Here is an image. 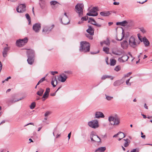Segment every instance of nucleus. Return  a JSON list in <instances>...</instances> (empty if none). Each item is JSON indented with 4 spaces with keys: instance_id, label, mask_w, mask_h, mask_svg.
Here are the masks:
<instances>
[{
    "instance_id": "nucleus-1",
    "label": "nucleus",
    "mask_w": 152,
    "mask_h": 152,
    "mask_svg": "<svg viewBox=\"0 0 152 152\" xmlns=\"http://www.w3.org/2000/svg\"><path fill=\"white\" fill-rule=\"evenodd\" d=\"M79 51L84 53L88 52L90 50V44L86 41H81L80 42Z\"/></svg>"
},
{
    "instance_id": "nucleus-2",
    "label": "nucleus",
    "mask_w": 152,
    "mask_h": 152,
    "mask_svg": "<svg viewBox=\"0 0 152 152\" xmlns=\"http://www.w3.org/2000/svg\"><path fill=\"white\" fill-rule=\"evenodd\" d=\"M55 27L54 24L51 25H45L43 26L42 32L45 34H48Z\"/></svg>"
},
{
    "instance_id": "nucleus-3",
    "label": "nucleus",
    "mask_w": 152,
    "mask_h": 152,
    "mask_svg": "<svg viewBox=\"0 0 152 152\" xmlns=\"http://www.w3.org/2000/svg\"><path fill=\"white\" fill-rule=\"evenodd\" d=\"M108 120L112 125H118L120 123V119L118 117H114L111 116L109 117Z\"/></svg>"
},
{
    "instance_id": "nucleus-4",
    "label": "nucleus",
    "mask_w": 152,
    "mask_h": 152,
    "mask_svg": "<svg viewBox=\"0 0 152 152\" xmlns=\"http://www.w3.org/2000/svg\"><path fill=\"white\" fill-rule=\"evenodd\" d=\"M90 137L91 141L99 142H101L100 138L94 132H91L90 135Z\"/></svg>"
},
{
    "instance_id": "nucleus-5",
    "label": "nucleus",
    "mask_w": 152,
    "mask_h": 152,
    "mask_svg": "<svg viewBox=\"0 0 152 152\" xmlns=\"http://www.w3.org/2000/svg\"><path fill=\"white\" fill-rule=\"evenodd\" d=\"M88 125L91 128L96 129L99 126L98 122L97 120L94 119L88 122Z\"/></svg>"
},
{
    "instance_id": "nucleus-6",
    "label": "nucleus",
    "mask_w": 152,
    "mask_h": 152,
    "mask_svg": "<svg viewBox=\"0 0 152 152\" xmlns=\"http://www.w3.org/2000/svg\"><path fill=\"white\" fill-rule=\"evenodd\" d=\"M28 38L25 37L23 39H19L17 40L16 45L18 47H21L25 45L28 42Z\"/></svg>"
},
{
    "instance_id": "nucleus-7",
    "label": "nucleus",
    "mask_w": 152,
    "mask_h": 152,
    "mask_svg": "<svg viewBox=\"0 0 152 152\" xmlns=\"http://www.w3.org/2000/svg\"><path fill=\"white\" fill-rule=\"evenodd\" d=\"M83 7L84 5L83 4H78L75 6L76 12L79 14V15L83 14Z\"/></svg>"
},
{
    "instance_id": "nucleus-8",
    "label": "nucleus",
    "mask_w": 152,
    "mask_h": 152,
    "mask_svg": "<svg viewBox=\"0 0 152 152\" xmlns=\"http://www.w3.org/2000/svg\"><path fill=\"white\" fill-rule=\"evenodd\" d=\"M98 8L96 7H94L92 9L90 10L89 12L86 14L87 15L91 16H96L98 15Z\"/></svg>"
},
{
    "instance_id": "nucleus-9",
    "label": "nucleus",
    "mask_w": 152,
    "mask_h": 152,
    "mask_svg": "<svg viewBox=\"0 0 152 152\" xmlns=\"http://www.w3.org/2000/svg\"><path fill=\"white\" fill-rule=\"evenodd\" d=\"M60 20L62 23L64 25H66L69 23L70 20L66 12L64 13V15L61 18H60Z\"/></svg>"
},
{
    "instance_id": "nucleus-10",
    "label": "nucleus",
    "mask_w": 152,
    "mask_h": 152,
    "mask_svg": "<svg viewBox=\"0 0 152 152\" xmlns=\"http://www.w3.org/2000/svg\"><path fill=\"white\" fill-rule=\"evenodd\" d=\"M26 6L25 4H19L16 8L17 11L18 12H23L26 11Z\"/></svg>"
},
{
    "instance_id": "nucleus-11",
    "label": "nucleus",
    "mask_w": 152,
    "mask_h": 152,
    "mask_svg": "<svg viewBox=\"0 0 152 152\" xmlns=\"http://www.w3.org/2000/svg\"><path fill=\"white\" fill-rule=\"evenodd\" d=\"M129 44L130 46L134 48L137 46V44L135 41V38L133 37H131L129 40Z\"/></svg>"
},
{
    "instance_id": "nucleus-12",
    "label": "nucleus",
    "mask_w": 152,
    "mask_h": 152,
    "mask_svg": "<svg viewBox=\"0 0 152 152\" xmlns=\"http://www.w3.org/2000/svg\"><path fill=\"white\" fill-rule=\"evenodd\" d=\"M41 27V24L39 23H36L33 26L32 28L33 30L37 33H39Z\"/></svg>"
},
{
    "instance_id": "nucleus-13",
    "label": "nucleus",
    "mask_w": 152,
    "mask_h": 152,
    "mask_svg": "<svg viewBox=\"0 0 152 152\" xmlns=\"http://www.w3.org/2000/svg\"><path fill=\"white\" fill-rule=\"evenodd\" d=\"M67 78L68 77L64 73H63L60 75L58 78V80L59 81L63 83L66 81Z\"/></svg>"
},
{
    "instance_id": "nucleus-14",
    "label": "nucleus",
    "mask_w": 152,
    "mask_h": 152,
    "mask_svg": "<svg viewBox=\"0 0 152 152\" xmlns=\"http://www.w3.org/2000/svg\"><path fill=\"white\" fill-rule=\"evenodd\" d=\"M123 55L121 57L119 58L118 59V61L120 62H124L127 61L129 58V57L126 54L124 53Z\"/></svg>"
},
{
    "instance_id": "nucleus-15",
    "label": "nucleus",
    "mask_w": 152,
    "mask_h": 152,
    "mask_svg": "<svg viewBox=\"0 0 152 152\" xmlns=\"http://www.w3.org/2000/svg\"><path fill=\"white\" fill-rule=\"evenodd\" d=\"M88 22L98 27H100L102 26L101 24L97 23L95 20L92 18H89Z\"/></svg>"
},
{
    "instance_id": "nucleus-16",
    "label": "nucleus",
    "mask_w": 152,
    "mask_h": 152,
    "mask_svg": "<svg viewBox=\"0 0 152 152\" xmlns=\"http://www.w3.org/2000/svg\"><path fill=\"white\" fill-rule=\"evenodd\" d=\"M112 53L115 55L120 56L124 54V51L122 50L118 49L116 50H113L112 51Z\"/></svg>"
},
{
    "instance_id": "nucleus-17",
    "label": "nucleus",
    "mask_w": 152,
    "mask_h": 152,
    "mask_svg": "<svg viewBox=\"0 0 152 152\" xmlns=\"http://www.w3.org/2000/svg\"><path fill=\"white\" fill-rule=\"evenodd\" d=\"M50 91V88H47L44 94L42 97L43 101H44L46 98L48 97Z\"/></svg>"
},
{
    "instance_id": "nucleus-18",
    "label": "nucleus",
    "mask_w": 152,
    "mask_h": 152,
    "mask_svg": "<svg viewBox=\"0 0 152 152\" xmlns=\"http://www.w3.org/2000/svg\"><path fill=\"white\" fill-rule=\"evenodd\" d=\"M50 4L51 8L53 9H56L58 5H57L56 4H59L58 2L56 1H53L50 2Z\"/></svg>"
},
{
    "instance_id": "nucleus-19",
    "label": "nucleus",
    "mask_w": 152,
    "mask_h": 152,
    "mask_svg": "<svg viewBox=\"0 0 152 152\" xmlns=\"http://www.w3.org/2000/svg\"><path fill=\"white\" fill-rule=\"evenodd\" d=\"M104 116L102 112H96L95 114V118H104Z\"/></svg>"
},
{
    "instance_id": "nucleus-20",
    "label": "nucleus",
    "mask_w": 152,
    "mask_h": 152,
    "mask_svg": "<svg viewBox=\"0 0 152 152\" xmlns=\"http://www.w3.org/2000/svg\"><path fill=\"white\" fill-rule=\"evenodd\" d=\"M27 56L29 55L31 57H34L35 52L34 50L32 49H28L27 51Z\"/></svg>"
},
{
    "instance_id": "nucleus-21",
    "label": "nucleus",
    "mask_w": 152,
    "mask_h": 152,
    "mask_svg": "<svg viewBox=\"0 0 152 152\" xmlns=\"http://www.w3.org/2000/svg\"><path fill=\"white\" fill-rule=\"evenodd\" d=\"M86 31L91 35L94 34V30L91 26H88V28L86 30Z\"/></svg>"
},
{
    "instance_id": "nucleus-22",
    "label": "nucleus",
    "mask_w": 152,
    "mask_h": 152,
    "mask_svg": "<svg viewBox=\"0 0 152 152\" xmlns=\"http://www.w3.org/2000/svg\"><path fill=\"white\" fill-rule=\"evenodd\" d=\"M27 57L28 58L27 60V61L28 63L29 64H32L34 62V57H31L30 55H29Z\"/></svg>"
},
{
    "instance_id": "nucleus-23",
    "label": "nucleus",
    "mask_w": 152,
    "mask_h": 152,
    "mask_svg": "<svg viewBox=\"0 0 152 152\" xmlns=\"http://www.w3.org/2000/svg\"><path fill=\"white\" fill-rule=\"evenodd\" d=\"M128 44V42L126 40H124L121 42V46L124 49H126L127 48Z\"/></svg>"
},
{
    "instance_id": "nucleus-24",
    "label": "nucleus",
    "mask_w": 152,
    "mask_h": 152,
    "mask_svg": "<svg viewBox=\"0 0 152 152\" xmlns=\"http://www.w3.org/2000/svg\"><path fill=\"white\" fill-rule=\"evenodd\" d=\"M9 49V48L5 47L4 48L3 52V55L4 57H6L7 56V53Z\"/></svg>"
},
{
    "instance_id": "nucleus-25",
    "label": "nucleus",
    "mask_w": 152,
    "mask_h": 152,
    "mask_svg": "<svg viewBox=\"0 0 152 152\" xmlns=\"http://www.w3.org/2000/svg\"><path fill=\"white\" fill-rule=\"evenodd\" d=\"M142 41L145 47H147L149 45V42L145 37H144L142 38Z\"/></svg>"
},
{
    "instance_id": "nucleus-26",
    "label": "nucleus",
    "mask_w": 152,
    "mask_h": 152,
    "mask_svg": "<svg viewBox=\"0 0 152 152\" xmlns=\"http://www.w3.org/2000/svg\"><path fill=\"white\" fill-rule=\"evenodd\" d=\"M107 78H110L111 79V80H113V79L114 77L110 75H103L101 77V79L102 80H103Z\"/></svg>"
},
{
    "instance_id": "nucleus-27",
    "label": "nucleus",
    "mask_w": 152,
    "mask_h": 152,
    "mask_svg": "<svg viewBox=\"0 0 152 152\" xmlns=\"http://www.w3.org/2000/svg\"><path fill=\"white\" fill-rule=\"evenodd\" d=\"M51 84L53 85V87H54L56 86V85L57 84V81L56 77H55L54 78H52L51 82Z\"/></svg>"
},
{
    "instance_id": "nucleus-28",
    "label": "nucleus",
    "mask_w": 152,
    "mask_h": 152,
    "mask_svg": "<svg viewBox=\"0 0 152 152\" xmlns=\"http://www.w3.org/2000/svg\"><path fill=\"white\" fill-rule=\"evenodd\" d=\"M100 44L102 46H103L104 45L109 46L110 44V42L109 40L107 39L106 40L104 41L103 42H101L100 43Z\"/></svg>"
},
{
    "instance_id": "nucleus-29",
    "label": "nucleus",
    "mask_w": 152,
    "mask_h": 152,
    "mask_svg": "<svg viewBox=\"0 0 152 152\" xmlns=\"http://www.w3.org/2000/svg\"><path fill=\"white\" fill-rule=\"evenodd\" d=\"M100 14L101 15L104 16H107L110 14L109 11L102 12H100Z\"/></svg>"
},
{
    "instance_id": "nucleus-30",
    "label": "nucleus",
    "mask_w": 152,
    "mask_h": 152,
    "mask_svg": "<svg viewBox=\"0 0 152 152\" xmlns=\"http://www.w3.org/2000/svg\"><path fill=\"white\" fill-rule=\"evenodd\" d=\"M123 83L121 80H118L115 82L113 83V85L115 86H120Z\"/></svg>"
},
{
    "instance_id": "nucleus-31",
    "label": "nucleus",
    "mask_w": 152,
    "mask_h": 152,
    "mask_svg": "<svg viewBox=\"0 0 152 152\" xmlns=\"http://www.w3.org/2000/svg\"><path fill=\"white\" fill-rule=\"evenodd\" d=\"M105 147H101L98 148L95 151V152L99 151L101 152H104L106 150Z\"/></svg>"
},
{
    "instance_id": "nucleus-32",
    "label": "nucleus",
    "mask_w": 152,
    "mask_h": 152,
    "mask_svg": "<svg viewBox=\"0 0 152 152\" xmlns=\"http://www.w3.org/2000/svg\"><path fill=\"white\" fill-rule=\"evenodd\" d=\"M23 98H20L19 99L17 100V101H14V100L12 99H9L7 100V103L8 104H10V103H13L15 102L16 101H19L20 100H21V99H23Z\"/></svg>"
},
{
    "instance_id": "nucleus-33",
    "label": "nucleus",
    "mask_w": 152,
    "mask_h": 152,
    "mask_svg": "<svg viewBox=\"0 0 152 152\" xmlns=\"http://www.w3.org/2000/svg\"><path fill=\"white\" fill-rule=\"evenodd\" d=\"M124 141L125 142L124 144V146L125 147H127L129 145L130 142H129L128 141V139H123L122 141Z\"/></svg>"
},
{
    "instance_id": "nucleus-34",
    "label": "nucleus",
    "mask_w": 152,
    "mask_h": 152,
    "mask_svg": "<svg viewBox=\"0 0 152 152\" xmlns=\"http://www.w3.org/2000/svg\"><path fill=\"white\" fill-rule=\"evenodd\" d=\"M120 134H121L122 135V138H123L125 137L124 134L121 132H119L117 134H115L113 136V137H117L118 135H120Z\"/></svg>"
},
{
    "instance_id": "nucleus-35",
    "label": "nucleus",
    "mask_w": 152,
    "mask_h": 152,
    "mask_svg": "<svg viewBox=\"0 0 152 152\" xmlns=\"http://www.w3.org/2000/svg\"><path fill=\"white\" fill-rule=\"evenodd\" d=\"M44 91V89L41 88H40L39 90L37 92V94L39 96H42Z\"/></svg>"
},
{
    "instance_id": "nucleus-36",
    "label": "nucleus",
    "mask_w": 152,
    "mask_h": 152,
    "mask_svg": "<svg viewBox=\"0 0 152 152\" xmlns=\"http://www.w3.org/2000/svg\"><path fill=\"white\" fill-rule=\"evenodd\" d=\"M116 61L113 59H111L110 60V64L111 66H114L116 63Z\"/></svg>"
},
{
    "instance_id": "nucleus-37",
    "label": "nucleus",
    "mask_w": 152,
    "mask_h": 152,
    "mask_svg": "<svg viewBox=\"0 0 152 152\" xmlns=\"http://www.w3.org/2000/svg\"><path fill=\"white\" fill-rule=\"evenodd\" d=\"M25 16L26 17V18L28 20V24L29 25L31 23V20L30 17L28 14L26 13L25 15Z\"/></svg>"
},
{
    "instance_id": "nucleus-38",
    "label": "nucleus",
    "mask_w": 152,
    "mask_h": 152,
    "mask_svg": "<svg viewBox=\"0 0 152 152\" xmlns=\"http://www.w3.org/2000/svg\"><path fill=\"white\" fill-rule=\"evenodd\" d=\"M103 51L106 53L108 54L109 53V48H108L104 47L103 48Z\"/></svg>"
},
{
    "instance_id": "nucleus-39",
    "label": "nucleus",
    "mask_w": 152,
    "mask_h": 152,
    "mask_svg": "<svg viewBox=\"0 0 152 152\" xmlns=\"http://www.w3.org/2000/svg\"><path fill=\"white\" fill-rule=\"evenodd\" d=\"M36 106V103L34 102H32L30 106V108L31 109H34Z\"/></svg>"
},
{
    "instance_id": "nucleus-40",
    "label": "nucleus",
    "mask_w": 152,
    "mask_h": 152,
    "mask_svg": "<svg viewBox=\"0 0 152 152\" xmlns=\"http://www.w3.org/2000/svg\"><path fill=\"white\" fill-rule=\"evenodd\" d=\"M105 98L108 101H110L112 99H113V96H108L106 94L105 95Z\"/></svg>"
},
{
    "instance_id": "nucleus-41",
    "label": "nucleus",
    "mask_w": 152,
    "mask_h": 152,
    "mask_svg": "<svg viewBox=\"0 0 152 152\" xmlns=\"http://www.w3.org/2000/svg\"><path fill=\"white\" fill-rule=\"evenodd\" d=\"M121 22V26H125L128 23L127 21L126 20L123 21Z\"/></svg>"
},
{
    "instance_id": "nucleus-42",
    "label": "nucleus",
    "mask_w": 152,
    "mask_h": 152,
    "mask_svg": "<svg viewBox=\"0 0 152 152\" xmlns=\"http://www.w3.org/2000/svg\"><path fill=\"white\" fill-rule=\"evenodd\" d=\"M126 152H129L128 150ZM130 152H139V150L138 149H134L132 150Z\"/></svg>"
},
{
    "instance_id": "nucleus-43",
    "label": "nucleus",
    "mask_w": 152,
    "mask_h": 152,
    "mask_svg": "<svg viewBox=\"0 0 152 152\" xmlns=\"http://www.w3.org/2000/svg\"><path fill=\"white\" fill-rule=\"evenodd\" d=\"M121 69V68L120 66H116L114 70L116 72L119 71Z\"/></svg>"
},
{
    "instance_id": "nucleus-44",
    "label": "nucleus",
    "mask_w": 152,
    "mask_h": 152,
    "mask_svg": "<svg viewBox=\"0 0 152 152\" xmlns=\"http://www.w3.org/2000/svg\"><path fill=\"white\" fill-rule=\"evenodd\" d=\"M140 30L143 34L145 33L146 32V30L143 27L140 28Z\"/></svg>"
},
{
    "instance_id": "nucleus-45",
    "label": "nucleus",
    "mask_w": 152,
    "mask_h": 152,
    "mask_svg": "<svg viewBox=\"0 0 152 152\" xmlns=\"http://www.w3.org/2000/svg\"><path fill=\"white\" fill-rule=\"evenodd\" d=\"M130 80V78H129L127 80L126 82V84L129 86H130L131 85V83L129 82V81Z\"/></svg>"
},
{
    "instance_id": "nucleus-46",
    "label": "nucleus",
    "mask_w": 152,
    "mask_h": 152,
    "mask_svg": "<svg viewBox=\"0 0 152 152\" xmlns=\"http://www.w3.org/2000/svg\"><path fill=\"white\" fill-rule=\"evenodd\" d=\"M64 73L67 74H72V71L70 70L65 71L64 72Z\"/></svg>"
},
{
    "instance_id": "nucleus-47",
    "label": "nucleus",
    "mask_w": 152,
    "mask_h": 152,
    "mask_svg": "<svg viewBox=\"0 0 152 152\" xmlns=\"http://www.w3.org/2000/svg\"><path fill=\"white\" fill-rule=\"evenodd\" d=\"M88 18V17L87 16H85L81 18V20L83 21L84 20H86Z\"/></svg>"
},
{
    "instance_id": "nucleus-48",
    "label": "nucleus",
    "mask_w": 152,
    "mask_h": 152,
    "mask_svg": "<svg viewBox=\"0 0 152 152\" xmlns=\"http://www.w3.org/2000/svg\"><path fill=\"white\" fill-rule=\"evenodd\" d=\"M122 38H121V39H118V38H116V39L117 40H118V41H121V40H122L124 38V31L123 30V31H122Z\"/></svg>"
},
{
    "instance_id": "nucleus-49",
    "label": "nucleus",
    "mask_w": 152,
    "mask_h": 152,
    "mask_svg": "<svg viewBox=\"0 0 152 152\" xmlns=\"http://www.w3.org/2000/svg\"><path fill=\"white\" fill-rule=\"evenodd\" d=\"M50 114V112L49 111L46 112L45 114V117H47Z\"/></svg>"
},
{
    "instance_id": "nucleus-50",
    "label": "nucleus",
    "mask_w": 152,
    "mask_h": 152,
    "mask_svg": "<svg viewBox=\"0 0 152 152\" xmlns=\"http://www.w3.org/2000/svg\"><path fill=\"white\" fill-rule=\"evenodd\" d=\"M50 72L51 74L53 75H54L55 74H57L58 73V72L57 71H51Z\"/></svg>"
},
{
    "instance_id": "nucleus-51",
    "label": "nucleus",
    "mask_w": 152,
    "mask_h": 152,
    "mask_svg": "<svg viewBox=\"0 0 152 152\" xmlns=\"http://www.w3.org/2000/svg\"><path fill=\"white\" fill-rule=\"evenodd\" d=\"M86 36L88 37L90 39H93L92 37L91 36H90L88 34H86Z\"/></svg>"
},
{
    "instance_id": "nucleus-52",
    "label": "nucleus",
    "mask_w": 152,
    "mask_h": 152,
    "mask_svg": "<svg viewBox=\"0 0 152 152\" xmlns=\"http://www.w3.org/2000/svg\"><path fill=\"white\" fill-rule=\"evenodd\" d=\"M137 36L139 40L141 42H142V39L141 38V36H140V34H137Z\"/></svg>"
},
{
    "instance_id": "nucleus-53",
    "label": "nucleus",
    "mask_w": 152,
    "mask_h": 152,
    "mask_svg": "<svg viewBox=\"0 0 152 152\" xmlns=\"http://www.w3.org/2000/svg\"><path fill=\"white\" fill-rule=\"evenodd\" d=\"M132 74V72H129L126 75H124V77H129L130 75Z\"/></svg>"
},
{
    "instance_id": "nucleus-54",
    "label": "nucleus",
    "mask_w": 152,
    "mask_h": 152,
    "mask_svg": "<svg viewBox=\"0 0 152 152\" xmlns=\"http://www.w3.org/2000/svg\"><path fill=\"white\" fill-rule=\"evenodd\" d=\"M45 80V77L42 78L39 81V82L41 83Z\"/></svg>"
},
{
    "instance_id": "nucleus-55",
    "label": "nucleus",
    "mask_w": 152,
    "mask_h": 152,
    "mask_svg": "<svg viewBox=\"0 0 152 152\" xmlns=\"http://www.w3.org/2000/svg\"><path fill=\"white\" fill-rule=\"evenodd\" d=\"M113 4L114 5H119V2H115L113 3Z\"/></svg>"
},
{
    "instance_id": "nucleus-56",
    "label": "nucleus",
    "mask_w": 152,
    "mask_h": 152,
    "mask_svg": "<svg viewBox=\"0 0 152 152\" xmlns=\"http://www.w3.org/2000/svg\"><path fill=\"white\" fill-rule=\"evenodd\" d=\"M71 132H70L68 134V140H69L70 139V137H71Z\"/></svg>"
},
{
    "instance_id": "nucleus-57",
    "label": "nucleus",
    "mask_w": 152,
    "mask_h": 152,
    "mask_svg": "<svg viewBox=\"0 0 152 152\" xmlns=\"http://www.w3.org/2000/svg\"><path fill=\"white\" fill-rule=\"evenodd\" d=\"M56 91L55 92L52 93V94H50V95L52 96H54L55 95H56Z\"/></svg>"
},
{
    "instance_id": "nucleus-58",
    "label": "nucleus",
    "mask_w": 152,
    "mask_h": 152,
    "mask_svg": "<svg viewBox=\"0 0 152 152\" xmlns=\"http://www.w3.org/2000/svg\"><path fill=\"white\" fill-rule=\"evenodd\" d=\"M144 107L146 109H148V107L147 106L146 104L145 103L144 105Z\"/></svg>"
},
{
    "instance_id": "nucleus-59",
    "label": "nucleus",
    "mask_w": 152,
    "mask_h": 152,
    "mask_svg": "<svg viewBox=\"0 0 152 152\" xmlns=\"http://www.w3.org/2000/svg\"><path fill=\"white\" fill-rule=\"evenodd\" d=\"M11 78V77L10 76L7 77L5 80V81H7L9 79H10Z\"/></svg>"
},
{
    "instance_id": "nucleus-60",
    "label": "nucleus",
    "mask_w": 152,
    "mask_h": 152,
    "mask_svg": "<svg viewBox=\"0 0 152 152\" xmlns=\"http://www.w3.org/2000/svg\"><path fill=\"white\" fill-rule=\"evenodd\" d=\"M108 58L107 57L105 59V61H106V63L107 64H109V63L108 62Z\"/></svg>"
},
{
    "instance_id": "nucleus-61",
    "label": "nucleus",
    "mask_w": 152,
    "mask_h": 152,
    "mask_svg": "<svg viewBox=\"0 0 152 152\" xmlns=\"http://www.w3.org/2000/svg\"><path fill=\"white\" fill-rule=\"evenodd\" d=\"M116 25H121V22H118L116 23Z\"/></svg>"
},
{
    "instance_id": "nucleus-62",
    "label": "nucleus",
    "mask_w": 152,
    "mask_h": 152,
    "mask_svg": "<svg viewBox=\"0 0 152 152\" xmlns=\"http://www.w3.org/2000/svg\"><path fill=\"white\" fill-rule=\"evenodd\" d=\"M99 52V51H98L97 52H96V53H94V52H91V54H96V53H98Z\"/></svg>"
},
{
    "instance_id": "nucleus-63",
    "label": "nucleus",
    "mask_w": 152,
    "mask_h": 152,
    "mask_svg": "<svg viewBox=\"0 0 152 152\" xmlns=\"http://www.w3.org/2000/svg\"><path fill=\"white\" fill-rule=\"evenodd\" d=\"M142 115L143 117V118H146V117L145 115L143 114H141Z\"/></svg>"
},
{
    "instance_id": "nucleus-64",
    "label": "nucleus",
    "mask_w": 152,
    "mask_h": 152,
    "mask_svg": "<svg viewBox=\"0 0 152 152\" xmlns=\"http://www.w3.org/2000/svg\"><path fill=\"white\" fill-rule=\"evenodd\" d=\"M141 137L143 139H145V135H142Z\"/></svg>"
}]
</instances>
